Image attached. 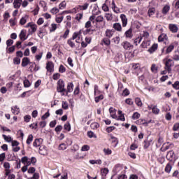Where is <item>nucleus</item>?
<instances>
[{
  "mask_svg": "<svg viewBox=\"0 0 179 179\" xmlns=\"http://www.w3.org/2000/svg\"><path fill=\"white\" fill-rule=\"evenodd\" d=\"M13 62L15 65H19L20 64V58L19 57H15L13 59Z\"/></svg>",
  "mask_w": 179,
  "mask_h": 179,
  "instance_id": "nucleus-53",
  "label": "nucleus"
},
{
  "mask_svg": "<svg viewBox=\"0 0 179 179\" xmlns=\"http://www.w3.org/2000/svg\"><path fill=\"white\" fill-rule=\"evenodd\" d=\"M115 61L116 64H118V62H121V61H122V55L117 54V55L115 57Z\"/></svg>",
  "mask_w": 179,
  "mask_h": 179,
  "instance_id": "nucleus-26",
  "label": "nucleus"
},
{
  "mask_svg": "<svg viewBox=\"0 0 179 179\" xmlns=\"http://www.w3.org/2000/svg\"><path fill=\"white\" fill-rule=\"evenodd\" d=\"M80 34H82V30L74 32L73 34L72 38L68 41L69 45H75V40H76V38H80Z\"/></svg>",
  "mask_w": 179,
  "mask_h": 179,
  "instance_id": "nucleus-2",
  "label": "nucleus"
},
{
  "mask_svg": "<svg viewBox=\"0 0 179 179\" xmlns=\"http://www.w3.org/2000/svg\"><path fill=\"white\" fill-rule=\"evenodd\" d=\"M27 19H29L27 15L22 17L20 20V24H21V26L26 24V23H27Z\"/></svg>",
  "mask_w": 179,
  "mask_h": 179,
  "instance_id": "nucleus-23",
  "label": "nucleus"
},
{
  "mask_svg": "<svg viewBox=\"0 0 179 179\" xmlns=\"http://www.w3.org/2000/svg\"><path fill=\"white\" fill-rule=\"evenodd\" d=\"M157 50V45H152L148 50V52H150V54H153V52H155V51H156Z\"/></svg>",
  "mask_w": 179,
  "mask_h": 179,
  "instance_id": "nucleus-27",
  "label": "nucleus"
},
{
  "mask_svg": "<svg viewBox=\"0 0 179 179\" xmlns=\"http://www.w3.org/2000/svg\"><path fill=\"white\" fill-rule=\"evenodd\" d=\"M46 69L48 72H54V63L52 62H48L46 64Z\"/></svg>",
  "mask_w": 179,
  "mask_h": 179,
  "instance_id": "nucleus-12",
  "label": "nucleus"
},
{
  "mask_svg": "<svg viewBox=\"0 0 179 179\" xmlns=\"http://www.w3.org/2000/svg\"><path fill=\"white\" fill-rule=\"evenodd\" d=\"M50 117V112L48 111L46 112L42 117H41V120H47V118Z\"/></svg>",
  "mask_w": 179,
  "mask_h": 179,
  "instance_id": "nucleus-60",
  "label": "nucleus"
},
{
  "mask_svg": "<svg viewBox=\"0 0 179 179\" xmlns=\"http://www.w3.org/2000/svg\"><path fill=\"white\" fill-rule=\"evenodd\" d=\"M2 136H3V139H4V141H6V142H8V143L12 142V137L7 136L5 134H3Z\"/></svg>",
  "mask_w": 179,
  "mask_h": 179,
  "instance_id": "nucleus-33",
  "label": "nucleus"
},
{
  "mask_svg": "<svg viewBox=\"0 0 179 179\" xmlns=\"http://www.w3.org/2000/svg\"><path fill=\"white\" fill-rule=\"evenodd\" d=\"M166 159L169 160V162H173V160H176V154H174V151H169L166 155Z\"/></svg>",
  "mask_w": 179,
  "mask_h": 179,
  "instance_id": "nucleus-6",
  "label": "nucleus"
},
{
  "mask_svg": "<svg viewBox=\"0 0 179 179\" xmlns=\"http://www.w3.org/2000/svg\"><path fill=\"white\" fill-rule=\"evenodd\" d=\"M159 112H160V110H159V108H157L156 106H154L152 108V113L154 114H159Z\"/></svg>",
  "mask_w": 179,
  "mask_h": 179,
  "instance_id": "nucleus-54",
  "label": "nucleus"
},
{
  "mask_svg": "<svg viewBox=\"0 0 179 179\" xmlns=\"http://www.w3.org/2000/svg\"><path fill=\"white\" fill-rule=\"evenodd\" d=\"M115 31L114 29H106L105 32L106 37L108 38H111L114 36Z\"/></svg>",
  "mask_w": 179,
  "mask_h": 179,
  "instance_id": "nucleus-14",
  "label": "nucleus"
},
{
  "mask_svg": "<svg viewBox=\"0 0 179 179\" xmlns=\"http://www.w3.org/2000/svg\"><path fill=\"white\" fill-rule=\"evenodd\" d=\"M57 91L58 93H62V96H65V93H64V92H66V90L65 89V83L61 79L57 82Z\"/></svg>",
  "mask_w": 179,
  "mask_h": 179,
  "instance_id": "nucleus-1",
  "label": "nucleus"
},
{
  "mask_svg": "<svg viewBox=\"0 0 179 179\" xmlns=\"http://www.w3.org/2000/svg\"><path fill=\"white\" fill-rule=\"evenodd\" d=\"M66 6V2L65 1H62L59 5V9H65V7Z\"/></svg>",
  "mask_w": 179,
  "mask_h": 179,
  "instance_id": "nucleus-55",
  "label": "nucleus"
},
{
  "mask_svg": "<svg viewBox=\"0 0 179 179\" xmlns=\"http://www.w3.org/2000/svg\"><path fill=\"white\" fill-rule=\"evenodd\" d=\"M90 164H101L102 162L101 159H98V160L92 159V160H90Z\"/></svg>",
  "mask_w": 179,
  "mask_h": 179,
  "instance_id": "nucleus-32",
  "label": "nucleus"
},
{
  "mask_svg": "<svg viewBox=\"0 0 179 179\" xmlns=\"http://www.w3.org/2000/svg\"><path fill=\"white\" fill-rule=\"evenodd\" d=\"M105 17L108 22H110L113 20V14L112 13H106L105 14Z\"/></svg>",
  "mask_w": 179,
  "mask_h": 179,
  "instance_id": "nucleus-31",
  "label": "nucleus"
},
{
  "mask_svg": "<svg viewBox=\"0 0 179 179\" xmlns=\"http://www.w3.org/2000/svg\"><path fill=\"white\" fill-rule=\"evenodd\" d=\"M114 129H115V127L114 126L109 127L106 128V132H108V134H110V132H113Z\"/></svg>",
  "mask_w": 179,
  "mask_h": 179,
  "instance_id": "nucleus-56",
  "label": "nucleus"
},
{
  "mask_svg": "<svg viewBox=\"0 0 179 179\" xmlns=\"http://www.w3.org/2000/svg\"><path fill=\"white\" fill-rule=\"evenodd\" d=\"M33 142V134L29 135L27 139V145H30Z\"/></svg>",
  "mask_w": 179,
  "mask_h": 179,
  "instance_id": "nucleus-34",
  "label": "nucleus"
},
{
  "mask_svg": "<svg viewBox=\"0 0 179 179\" xmlns=\"http://www.w3.org/2000/svg\"><path fill=\"white\" fill-rule=\"evenodd\" d=\"M43 138H36L33 143V146L35 148H38L41 146V143H43Z\"/></svg>",
  "mask_w": 179,
  "mask_h": 179,
  "instance_id": "nucleus-13",
  "label": "nucleus"
},
{
  "mask_svg": "<svg viewBox=\"0 0 179 179\" xmlns=\"http://www.w3.org/2000/svg\"><path fill=\"white\" fill-rule=\"evenodd\" d=\"M80 10H86L89 8V3H85L83 6H79Z\"/></svg>",
  "mask_w": 179,
  "mask_h": 179,
  "instance_id": "nucleus-38",
  "label": "nucleus"
},
{
  "mask_svg": "<svg viewBox=\"0 0 179 179\" xmlns=\"http://www.w3.org/2000/svg\"><path fill=\"white\" fill-rule=\"evenodd\" d=\"M62 107L64 110H68V108H69V105L68 104V102L63 101Z\"/></svg>",
  "mask_w": 179,
  "mask_h": 179,
  "instance_id": "nucleus-35",
  "label": "nucleus"
},
{
  "mask_svg": "<svg viewBox=\"0 0 179 179\" xmlns=\"http://www.w3.org/2000/svg\"><path fill=\"white\" fill-rule=\"evenodd\" d=\"M66 96H68V93H72L73 92V83H69L67 85V90H66Z\"/></svg>",
  "mask_w": 179,
  "mask_h": 179,
  "instance_id": "nucleus-17",
  "label": "nucleus"
},
{
  "mask_svg": "<svg viewBox=\"0 0 179 179\" xmlns=\"http://www.w3.org/2000/svg\"><path fill=\"white\" fill-rule=\"evenodd\" d=\"M112 9L115 13H120V8L117 7L115 5V2L114 1H112Z\"/></svg>",
  "mask_w": 179,
  "mask_h": 179,
  "instance_id": "nucleus-22",
  "label": "nucleus"
},
{
  "mask_svg": "<svg viewBox=\"0 0 179 179\" xmlns=\"http://www.w3.org/2000/svg\"><path fill=\"white\" fill-rule=\"evenodd\" d=\"M85 43H86L82 42V43H81V45H87V44H90V43H92V38H90V37H89V38L86 37V38H85Z\"/></svg>",
  "mask_w": 179,
  "mask_h": 179,
  "instance_id": "nucleus-30",
  "label": "nucleus"
},
{
  "mask_svg": "<svg viewBox=\"0 0 179 179\" xmlns=\"http://www.w3.org/2000/svg\"><path fill=\"white\" fill-rule=\"evenodd\" d=\"M122 96H129V90H128V89H124L123 92H122Z\"/></svg>",
  "mask_w": 179,
  "mask_h": 179,
  "instance_id": "nucleus-63",
  "label": "nucleus"
},
{
  "mask_svg": "<svg viewBox=\"0 0 179 179\" xmlns=\"http://www.w3.org/2000/svg\"><path fill=\"white\" fill-rule=\"evenodd\" d=\"M120 36H116L112 39V41L115 43V44H120Z\"/></svg>",
  "mask_w": 179,
  "mask_h": 179,
  "instance_id": "nucleus-51",
  "label": "nucleus"
},
{
  "mask_svg": "<svg viewBox=\"0 0 179 179\" xmlns=\"http://www.w3.org/2000/svg\"><path fill=\"white\" fill-rule=\"evenodd\" d=\"M90 149V147L87 145H84L82 148L81 150L82 152H87V150H89Z\"/></svg>",
  "mask_w": 179,
  "mask_h": 179,
  "instance_id": "nucleus-48",
  "label": "nucleus"
},
{
  "mask_svg": "<svg viewBox=\"0 0 179 179\" xmlns=\"http://www.w3.org/2000/svg\"><path fill=\"white\" fill-rule=\"evenodd\" d=\"M172 166L170 164H167L165 167V171L166 173H170L171 171Z\"/></svg>",
  "mask_w": 179,
  "mask_h": 179,
  "instance_id": "nucleus-42",
  "label": "nucleus"
},
{
  "mask_svg": "<svg viewBox=\"0 0 179 179\" xmlns=\"http://www.w3.org/2000/svg\"><path fill=\"white\" fill-rule=\"evenodd\" d=\"M173 50H174V45H169L168 47H164L162 49V52L165 54H170Z\"/></svg>",
  "mask_w": 179,
  "mask_h": 179,
  "instance_id": "nucleus-11",
  "label": "nucleus"
},
{
  "mask_svg": "<svg viewBox=\"0 0 179 179\" xmlns=\"http://www.w3.org/2000/svg\"><path fill=\"white\" fill-rule=\"evenodd\" d=\"M30 64V59L29 57H24L22 61V66L24 68L25 66H27Z\"/></svg>",
  "mask_w": 179,
  "mask_h": 179,
  "instance_id": "nucleus-16",
  "label": "nucleus"
},
{
  "mask_svg": "<svg viewBox=\"0 0 179 179\" xmlns=\"http://www.w3.org/2000/svg\"><path fill=\"white\" fill-rule=\"evenodd\" d=\"M158 41L159 43H164V44H166V43H167V35H166L164 34H162L158 37Z\"/></svg>",
  "mask_w": 179,
  "mask_h": 179,
  "instance_id": "nucleus-9",
  "label": "nucleus"
},
{
  "mask_svg": "<svg viewBox=\"0 0 179 179\" xmlns=\"http://www.w3.org/2000/svg\"><path fill=\"white\" fill-rule=\"evenodd\" d=\"M82 17H83V13H78L76 15V20L79 21V20H82Z\"/></svg>",
  "mask_w": 179,
  "mask_h": 179,
  "instance_id": "nucleus-62",
  "label": "nucleus"
},
{
  "mask_svg": "<svg viewBox=\"0 0 179 179\" xmlns=\"http://www.w3.org/2000/svg\"><path fill=\"white\" fill-rule=\"evenodd\" d=\"M31 84L30 83V81L29 80H24V87H30Z\"/></svg>",
  "mask_w": 179,
  "mask_h": 179,
  "instance_id": "nucleus-50",
  "label": "nucleus"
},
{
  "mask_svg": "<svg viewBox=\"0 0 179 179\" xmlns=\"http://www.w3.org/2000/svg\"><path fill=\"white\" fill-rule=\"evenodd\" d=\"M110 138L112 139L111 142L112 143H115V146H117L118 145V138L111 136Z\"/></svg>",
  "mask_w": 179,
  "mask_h": 179,
  "instance_id": "nucleus-39",
  "label": "nucleus"
},
{
  "mask_svg": "<svg viewBox=\"0 0 179 179\" xmlns=\"http://www.w3.org/2000/svg\"><path fill=\"white\" fill-rule=\"evenodd\" d=\"M60 76H61V74H59L58 73H55V74H53L52 79L54 80H58V78H60Z\"/></svg>",
  "mask_w": 179,
  "mask_h": 179,
  "instance_id": "nucleus-58",
  "label": "nucleus"
},
{
  "mask_svg": "<svg viewBox=\"0 0 179 179\" xmlns=\"http://www.w3.org/2000/svg\"><path fill=\"white\" fill-rule=\"evenodd\" d=\"M22 0H14L13 6L15 9H19V8H20L22 6Z\"/></svg>",
  "mask_w": 179,
  "mask_h": 179,
  "instance_id": "nucleus-18",
  "label": "nucleus"
},
{
  "mask_svg": "<svg viewBox=\"0 0 179 179\" xmlns=\"http://www.w3.org/2000/svg\"><path fill=\"white\" fill-rule=\"evenodd\" d=\"M9 17H10V15L9 14V13L8 11H6L5 13L3 14L4 20H8V19H9Z\"/></svg>",
  "mask_w": 179,
  "mask_h": 179,
  "instance_id": "nucleus-57",
  "label": "nucleus"
},
{
  "mask_svg": "<svg viewBox=\"0 0 179 179\" xmlns=\"http://www.w3.org/2000/svg\"><path fill=\"white\" fill-rule=\"evenodd\" d=\"M58 12H59V9H58L56 7H54L53 8H52L50 10V13H52L53 15H57V13H58Z\"/></svg>",
  "mask_w": 179,
  "mask_h": 179,
  "instance_id": "nucleus-43",
  "label": "nucleus"
},
{
  "mask_svg": "<svg viewBox=\"0 0 179 179\" xmlns=\"http://www.w3.org/2000/svg\"><path fill=\"white\" fill-rule=\"evenodd\" d=\"M151 71L154 73H156L157 72V66H156V64H152L151 66Z\"/></svg>",
  "mask_w": 179,
  "mask_h": 179,
  "instance_id": "nucleus-49",
  "label": "nucleus"
},
{
  "mask_svg": "<svg viewBox=\"0 0 179 179\" xmlns=\"http://www.w3.org/2000/svg\"><path fill=\"white\" fill-rule=\"evenodd\" d=\"M55 132H61L62 131V126L57 125L55 129Z\"/></svg>",
  "mask_w": 179,
  "mask_h": 179,
  "instance_id": "nucleus-61",
  "label": "nucleus"
},
{
  "mask_svg": "<svg viewBox=\"0 0 179 179\" xmlns=\"http://www.w3.org/2000/svg\"><path fill=\"white\" fill-rule=\"evenodd\" d=\"M173 89L176 90H179V81H176L174 84L172 85Z\"/></svg>",
  "mask_w": 179,
  "mask_h": 179,
  "instance_id": "nucleus-52",
  "label": "nucleus"
},
{
  "mask_svg": "<svg viewBox=\"0 0 179 179\" xmlns=\"http://www.w3.org/2000/svg\"><path fill=\"white\" fill-rule=\"evenodd\" d=\"M173 66V60L169 59L165 63V69L168 71L169 73L171 72V66Z\"/></svg>",
  "mask_w": 179,
  "mask_h": 179,
  "instance_id": "nucleus-5",
  "label": "nucleus"
},
{
  "mask_svg": "<svg viewBox=\"0 0 179 179\" xmlns=\"http://www.w3.org/2000/svg\"><path fill=\"white\" fill-rule=\"evenodd\" d=\"M110 38H104L103 39V43L105 44V45H110V41L109 39Z\"/></svg>",
  "mask_w": 179,
  "mask_h": 179,
  "instance_id": "nucleus-40",
  "label": "nucleus"
},
{
  "mask_svg": "<svg viewBox=\"0 0 179 179\" xmlns=\"http://www.w3.org/2000/svg\"><path fill=\"white\" fill-rule=\"evenodd\" d=\"M104 20V17H103V15H99L98 17H96V22L97 23H100L101 22H103Z\"/></svg>",
  "mask_w": 179,
  "mask_h": 179,
  "instance_id": "nucleus-44",
  "label": "nucleus"
},
{
  "mask_svg": "<svg viewBox=\"0 0 179 179\" xmlns=\"http://www.w3.org/2000/svg\"><path fill=\"white\" fill-rule=\"evenodd\" d=\"M39 153H40V155H42L43 156H45V155H47V147L40 146Z\"/></svg>",
  "mask_w": 179,
  "mask_h": 179,
  "instance_id": "nucleus-19",
  "label": "nucleus"
},
{
  "mask_svg": "<svg viewBox=\"0 0 179 179\" xmlns=\"http://www.w3.org/2000/svg\"><path fill=\"white\" fill-rule=\"evenodd\" d=\"M66 69L65 68V66L61 64L59 68V72H60V73H64V72H66Z\"/></svg>",
  "mask_w": 179,
  "mask_h": 179,
  "instance_id": "nucleus-41",
  "label": "nucleus"
},
{
  "mask_svg": "<svg viewBox=\"0 0 179 179\" xmlns=\"http://www.w3.org/2000/svg\"><path fill=\"white\" fill-rule=\"evenodd\" d=\"M135 102L138 107H142V101L141 100V98H136Z\"/></svg>",
  "mask_w": 179,
  "mask_h": 179,
  "instance_id": "nucleus-37",
  "label": "nucleus"
},
{
  "mask_svg": "<svg viewBox=\"0 0 179 179\" xmlns=\"http://www.w3.org/2000/svg\"><path fill=\"white\" fill-rule=\"evenodd\" d=\"M64 129H65V131H67L68 132H69L71 131V123H69V122H67L64 126Z\"/></svg>",
  "mask_w": 179,
  "mask_h": 179,
  "instance_id": "nucleus-29",
  "label": "nucleus"
},
{
  "mask_svg": "<svg viewBox=\"0 0 179 179\" xmlns=\"http://www.w3.org/2000/svg\"><path fill=\"white\" fill-rule=\"evenodd\" d=\"M24 120L25 122H30V120H31V116L27 115L24 117Z\"/></svg>",
  "mask_w": 179,
  "mask_h": 179,
  "instance_id": "nucleus-59",
  "label": "nucleus"
},
{
  "mask_svg": "<svg viewBox=\"0 0 179 179\" xmlns=\"http://www.w3.org/2000/svg\"><path fill=\"white\" fill-rule=\"evenodd\" d=\"M169 11H170V5L169 4L165 5L162 8V14L167 15V13H169Z\"/></svg>",
  "mask_w": 179,
  "mask_h": 179,
  "instance_id": "nucleus-20",
  "label": "nucleus"
},
{
  "mask_svg": "<svg viewBox=\"0 0 179 179\" xmlns=\"http://www.w3.org/2000/svg\"><path fill=\"white\" fill-rule=\"evenodd\" d=\"M124 36L126 38H132V29L130 28L129 30L126 31Z\"/></svg>",
  "mask_w": 179,
  "mask_h": 179,
  "instance_id": "nucleus-24",
  "label": "nucleus"
},
{
  "mask_svg": "<svg viewBox=\"0 0 179 179\" xmlns=\"http://www.w3.org/2000/svg\"><path fill=\"white\" fill-rule=\"evenodd\" d=\"M142 37L143 38H148L149 37V32L148 31H143L141 34V37H138L134 40V43H136V45H138V44L141 43V41H142Z\"/></svg>",
  "mask_w": 179,
  "mask_h": 179,
  "instance_id": "nucleus-4",
  "label": "nucleus"
},
{
  "mask_svg": "<svg viewBox=\"0 0 179 179\" xmlns=\"http://www.w3.org/2000/svg\"><path fill=\"white\" fill-rule=\"evenodd\" d=\"M64 20V16L62 17H56V22L57 23H61Z\"/></svg>",
  "mask_w": 179,
  "mask_h": 179,
  "instance_id": "nucleus-64",
  "label": "nucleus"
},
{
  "mask_svg": "<svg viewBox=\"0 0 179 179\" xmlns=\"http://www.w3.org/2000/svg\"><path fill=\"white\" fill-rule=\"evenodd\" d=\"M120 19L122 20V27H127V25L128 24V18H127V15H125V14H121Z\"/></svg>",
  "mask_w": 179,
  "mask_h": 179,
  "instance_id": "nucleus-7",
  "label": "nucleus"
},
{
  "mask_svg": "<svg viewBox=\"0 0 179 179\" xmlns=\"http://www.w3.org/2000/svg\"><path fill=\"white\" fill-rule=\"evenodd\" d=\"M141 114H139L138 112H136L133 114L131 116L132 120H138V118H140Z\"/></svg>",
  "mask_w": 179,
  "mask_h": 179,
  "instance_id": "nucleus-36",
  "label": "nucleus"
},
{
  "mask_svg": "<svg viewBox=\"0 0 179 179\" xmlns=\"http://www.w3.org/2000/svg\"><path fill=\"white\" fill-rule=\"evenodd\" d=\"M103 99H104V96H103V94L96 96L95 103H99V101H100V100H103Z\"/></svg>",
  "mask_w": 179,
  "mask_h": 179,
  "instance_id": "nucleus-45",
  "label": "nucleus"
},
{
  "mask_svg": "<svg viewBox=\"0 0 179 179\" xmlns=\"http://www.w3.org/2000/svg\"><path fill=\"white\" fill-rule=\"evenodd\" d=\"M169 28L172 33H177L178 31V27L176 24H169Z\"/></svg>",
  "mask_w": 179,
  "mask_h": 179,
  "instance_id": "nucleus-10",
  "label": "nucleus"
},
{
  "mask_svg": "<svg viewBox=\"0 0 179 179\" xmlns=\"http://www.w3.org/2000/svg\"><path fill=\"white\" fill-rule=\"evenodd\" d=\"M115 111H117V110H115L113 107H110L109 108V112H110V117H112L113 119L117 118V115H115Z\"/></svg>",
  "mask_w": 179,
  "mask_h": 179,
  "instance_id": "nucleus-21",
  "label": "nucleus"
},
{
  "mask_svg": "<svg viewBox=\"0 0 179 179\" xmlns=\"http://www.w3.org/2000/svg\"><path fill=\"white\" fill-rule=\"evenodd\" d=\"M25 27H30L28 30V36H31V34H34L37 30V24L33 22H29Z\"/></svg>",
  "mask_w": 179,
  "mask_h": 179,
  "instance_id": "nucleus-3",
  "label": "nucleus"
},
{
  "mask_svg": "<svg viewBox=\"0 0 179 179\" xmlns=\"http://www.w3.org/2000/svg\"><path fill=\"white\" fill-rule=\"evenodd\" d=\"M11 110L13 111V114H15V115H17V114H19V113H20V109L19 108H17V106L12 107Z\"/></svg>",
  "mask_w": 179,
  "mask_h": 179,
  "instance_id": "nucleus-25",
  "label": "nucleus"
},
{
  "mask_svg": "<svg viewBox=\"0 0 179 179\" xmlns=\"http://www.w3.org/2000/svg\"><path fill=\"white\" fill-rule=\"evenodd\" d=\"M56 30H57V24H52L50 29V33H52V31H55Z\"/></svg>",
  "mask_w": 179,
  "mask_h": 179,
  "instance_id": "nucleus-47",
  "label": "nucleus"
},
{
  "mask_svg": "<svg viewBox=\"0 0 179 179\" xmlns=\"http://www.w3.org/2000/svg\"><path fill=\"white\" fill-rule=\"evenodd\" d=\"M155 12H156V8H150V9L148 10V16H150H150H153V15H155Z\"/></svg>",
  "mask_w": 179,
  "mask_h": 179,
  "instance_id": "nucleus-28",
  "label": "nucleus"
},
{
  "mask_svg": "<svg viewBox=\"0 0 179 179\" xmlns=\"http://www.w3.org/2000/svg\"><path fill=\"white\" fill-rule=\"evenodd\" d=\"M87 136H89V138H97L96 134L92 131H87Z\"/></svg>",
  "mask_w": 179,
  "mask_h": 179,
  "instance_id": "nucleus-46",
  "label": "nucleus"
},
{
  "mask_svg": "<svg viewBox=\"0 0 179 179\" xmlns=\"http://www.w3.org/2000/svg\"><path fill=\"white\" fill-rule=\"evenodd\" d=\"M29 36L26 35V30L22 29L21 30L20 34H19V38L21 41H24L25 40H27V38Z\"/></svg>",
  "mask_w": 179,
  "mask_h": 179,
  "instance_id": "nucleus-8",
  "label": "nucleus"
},
{
  "mask_svg": "<svg viewBox=\"0 0 179 179\" xmlns=\"http://www.w3.org/2000/svg\"><path fill=\"white\" fill-rule=\"evenodd\" d=\"M113 28L116 30V31H122V26H121L120 22L114 23Z\"/></svg>",
  "mask_w": 179,
  "mask_h": 179,
  "instance_id": "nucleus-15",
  "label": "nucleus"
}]
</instances>
